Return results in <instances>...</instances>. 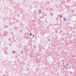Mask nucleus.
<instances>
[{
    "label": "nucleus",
    "instance_id": "4",
    "mask_svg": "<svg viewBox=\"0 0 76 76\" xmlns=\"http://www.w3.org/2000/svg\"><path fill=\"white\" fill-rule=\"evenodd\" d=\"M60 16L61 17H61H62V15H61V14H60Z\"/></svg>",
    "mask_w": 76,
    "mask_h": 76
},
{
    "label": "nucleus",
    "instance_id": "24",
    "mask_svg": "<svg viewBox=\"0 0 76 76\" xmlns=\"http://www.w3.org/2000/svg\"><path fill=\"white\" fill-rule=\"evenodd\" d=\"M66 69H67V68H66Z\"/></svg>",
    "mask_w": 76,
    "mask_h": 76
},
{
    "label": "nucleus",
    "instance_id": "22",
    "mask_svg": "<svg viewBox=\"0 0 76 76\" xmlns=\"http://www.w3.org/2000/svg\"><path fill=\"white\" fill-rule=\"evenodd\" d=\"M61 48H60V50H61Z\"/></svg>",
    "mask_w": 76,
    "mask_h": 76
},
{
    "label": "nucleus",
    "instance_id": "26",
    "mask_svg": "<svg viewBox=\"0 0 76 76\" xmlns=\"http://www.w3.org/2000/svg\"><path fill=\"white\" fill-rule=\"evenodd\" d=\"M72 12H73V11H72Z\"/></svg>",
    "mask_w": 76,
    "mask_h": 76
},
{
    "label": "nucleus",
    "instance_id": "27",
    "mask_svg": "<svg viewBox=\"0 0 76 76\" xmlns=\"http://www.w3.org/2000/svg\"><path fill=\"white\" fill-rule=\"evenodd\" d=\"M61 22H62V21H61Z\"/></svg>",
    "mask_w": 76,
    "mask_h": 76
},
{
    "label": "nucleus",
    "instance_id": "7",
    "mask_svg": "<svg viewBox=\"0 0 76 76\" xmlns=\"http://www.w3.org/2000/svg\"><path fill=\"white\" fill-rule=\"evenodd\" d=\"M16 28H17V29H18H18H19V28H18V27H17Z\"/></svg>",
    "mask_w": 76,
    "mask_h": 76
},
{
    "label": "nucleus",
    "instance_id": "13",
    "mask_svg": "<svg viewBox=\"0 0 76 76\" xmlns=\"http://www.w3.org/2000/svg\"><path fill=\"white\" fill-rule=\"evenodd\" d=\"M33 37H34V35H33Z\"/></svg>",
    "mask_w": 76,
    "mask_h": 76
},
{
    "label": "nucleus",
    "instance_id": "2",
    "mask_svg": "<svg viewBox=\"0 0 76 76\" xmlns=\"http://www.w3.org/2000/svg\"><path fill=\"white\" fill-rule=\"evenodd\" d=\"M63 19H64V21H65V20H67L66 19V18H64Z\"/></svg>",
    "mask_w": 76,
    "mask_h": 76
},
{
    "label": "nucleus",
    "instance_id": "30",
    "mask_svg": "<svg viewBox=\"0 0 76 76\" xmlns=\"http://www.w3.org/2000/svg\"><path fill=\"white\" fill-rule=\"evenodd\" d=\"M24 70H25V69Z\"/></svg>",
    "mask_w": 76,
    "mask_h": 76
},
{
    "label": "nucleus",
    "instance_id": "6",
    "mask_svg": "<svg viewBox=\"0 0 76 76\" xmlns=\"http://www.w3.org/2000/svg\"><path fill=\"white\" fill-rule=\"evenodd\" d=\"M26 70L27 72H28V68H26Z\"/></svg>",
    "mask_w": 76,
    "mask_h": 76
},
{
    "label": "nucleus",
    "instance_id": "15",
    "mask_svg": "<svg viewBox=\"0 0 76 76\" xmlns=\"http://www.w3.org/2000/svg\"><path fill=\"white\" fill-rule=\"evenodd\" d=\"M44 34H45V33H44L43 34V35H44Z\"/></svg>",
    "mask_w": 76,
    "mask_h": 76
},
{
    "label": "nucleus",
    "instance_id": "5",
    "mask_svg": "<svg viewBox=\"0 0 76 76\" xmlns=\"http://www.w3.org/2000/svg\"><path fill=\"white\" fill-rule=\"evenodd\" d=\"M39 14H40L39 13H37V15H39Z\"/></svg>",
    "mask_w": 76,
    "mask_h": 76
},
{
    "label": "nucleus",
    "instance_id": "19",
    "mask_svg": "<svg viewBox=\"0 0 76 76\" xmlns=\"http://www.w3.org/2000/svg\"><path fill=\"white\" fill-rule=\"evenodd\" d=\"M64 70V68H63V70Z\"/></svg>",
    "mask_w": 76,
    "mask_h": 76
},
{
    "label": "nucleus",
    "instance_id": "10",
    "mask_svg": "<svg viewBox=\"0 0 76 76\" xmlns=\"http://www.w3.org/2000/svg\"><path fill=\"white\" fill-rule=\"evenodd\" d=\"M9 41H10V38L9 39Z\"/></svg>",
    "mask_w": 76,
    "mask_h": 76
},
{
    "label": "nucleus",
    "instance_id": "21",
    "mask_svg": "<svg viewBox=\"0 0 76 76\" xmlns=\"http://www.w3.org/2000/svg\"><path fill=\"white\" fill-rule=\"evenodd\" d=\"M21 40H20V41H21Z\"/></svg>",
    "mask_w": 76,
    "mask_h": 76
},
{
    "label": "nucleus",
    "instance_id": "17",
    "mask_svg": "<svg viewBox=\"0 0 76 76\" xmlns=\"http://www.w3.org/2000/svg\"><path fill=\"white\" fill-rule=\"evenodd\" d=\"M49 38H50V36L49 35Z\"/></svg>",
    "mask_w": 76,
    "mask_h": 76
},
{
    "label": "nucleus",
    "instance_id": "18",
    "mask_svg": "<svg viewBox=\"0 0 76 76\" xmlns=\"http://www.w3.org/2000/svg\"><path fill=\"white\" fill-rule=\"evenodd\" d=\"M64 64V62H63L62 63V64Z\"/></svg>",
    "mask_w": 76,
    "mask_h": 76
},
{
    "label": "nucleus",
    "instance_id": "29",
    "mask_svg": "<svg viewBox=\"0 0 76 76\" xmlns=\"http://www.w3.org/2000/svg\"><path fill=\"white\" fill-rule=\"evenodd\" d=\"M75 22H76V20L75 21Z\"/></svg>",
    "mask_w": 76,
    "mask_h": 76
},
{
    "label": "nucleus",
    "instance_id": "9",
    "mask_svg": "<svg viewBox=\"0 0 76 76\" xmlns=\"http://www.w3.org/2000/svg\"><path fill=\"white\" fill-rule=\"evenodd\" d=\"M14 52H15V50L13 51V52H12V53H14Z\"/></svg>",
    "mask_w": 76,
    "mask_h": 76
},
{
    "label": "nucleus",
    "instance_id": "8",
    "mask_svg": "<svg viewBox=\"0 0 76 76\" xmlns=\"http://www.w3.org/2000/svg\"><path fill=\"white\" fill-rule=\"evenodd\" d=\"M61 4H63V1H61Z\"/></svg>",
    "mask_w": 76,
    "mask_h": 76
},
{
    "label": "nucleus",
    "instance_id": "28",
    "mask_svg": "<svg viewBox=\"0 0 76 76\" xmlns=\"http://www.w3.org/2000/svg\"><path fill=\"white\" fill-rule=\"evenodd\" d=\"M74 11H75L74 10H73Z\"/></svg>",
    "mask_w": 76,
    "mask_h": 76
},
{
    "label": "nucleus",
    "instance_id": "12",
    "mask_svg": "<svg viewBox=\"0 0 76 76\" xmlns=\"http://www.w3.org/2000/svg\"><path fill=\"white\" fill-rule=\"evenodd\" d=\"M45 16H47V14H45Z\"/></svg>",
    "mask_w": 76,
    "mask_h": 76
},
{
    "label": "nucleus",
    "instance_id": "20",
    "mask_svg": "<svg viewBox=\"0 0 76 76\" xmlns=\"http://www.w3.org/2000/svg\"><path fill=\"white\" fill-rule=\"evenodd\" d=\"M59 5H60V6H61V4H59Z\"/></svg>",
    "mask_w": 76,
    "mask_h": 76
},
{
    "label": "nucleus",
    "instance_id": "3",
    "mask_svg": "<svg viewBox=\"0 0 76 76\" xmlns=\"http://www.w3.org/2000/svg\"><path fill=\"white\" fill-rule=\"evenodd\" d=\"M29 35H30V36H31L32 35V33H30Z\"/></svg>",
    "mask_w": 76,
    "mask_h": 76
},
{
    "label": "nucleus",
    "instance_id": "16",
    "mask_svg": "<svg viewBox=\"0 0 76 76\" xmlns=\"http://www.w3.org/2000/svg\"><path fill=\"white\" fill-rule=\"evenodd\" d=\"M10 45H11V44L10 43Z\"/></svg>",
    "mask_w": 76,
    "mask_h": 76
},
{
    "label": "nucleus",
    "instance_id": "14",
    "mask_svg": "<svg viewBox=\"0 0 76 76\" xmlns=\"http://www.w3.org/2000/svg\"><path fill=\"white\" fill-rule=\"evenodd\" d=\"M66 66H68V64H66Z\"/></svg>",
    "mask_w": 76,
    "mask_h": 76
},
{
    "label": "nucleus",
    "instance_id": "11",
    "mask_svg": "<svg viewBox=\"0 0 76 76\" xmlns=\"http://www.w3.org/2000/svg\"><path fill=\"white\" fill-rule=\"evenodd\" d=\"M23 52H21V54H23Z\"/></svg>",
    "mask_w": 76,
    "mask_h": 76
},
{
    "label": "nucleus",
    "instance_id": "23",
    "mask_svg": "<svg viewBox=\"0 0 76 76\" xmlns=\"http://www.w3.org/2000/svg\"><path fill=\"white\" fill-rule=\"evenodd\" d=\"M42 18V17H41V18Z\"/></svg>",
    "mask_w": 76,
    "mask_h": 76
},
{
    "label": "nucleus",
    "instance_id": "25",
    "mask_svg": "<svg viewBox=\"0 0 76 76\" xmlns=\"http://www.w3.org/2000/svg\"><path fill=\"white\" fill-rule=\"evenodd\" d=\"M22 51H23V50H22Z\"/></svg>",
    "mask_w": 76,
    "mask_h": 76
},
{
    "label": "nucleus",
    "instance_id": "1",
    "mask_svg": "<svg viewBox=\"0 0 76 76\" xmlns=\"http://www.w3.org/2000/svg\"><path fill=\"white\" fill-rule=\"evenodd\" d=\"M38 12L39 13V14H40V13H41V12H42V10H38Z\"/></svg>",
    "mask_w": 76,
    "mask_h": 76
}]
</instances>
